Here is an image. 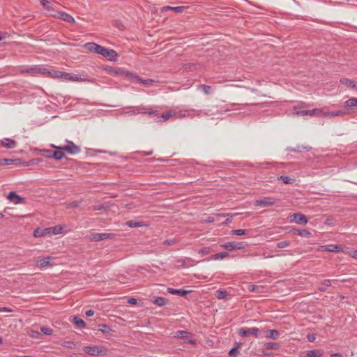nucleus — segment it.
<instances>
[{
  "label": "nucleus",
  "instance_id": "f257e3e1",
  "mask_svg": "<svg viewBox=\"0 0 357 357\" xmlns=\"http://www.w3.org/2000/svg\"><path fill=\"white\" fill-rule=\"evenodd\" d=\"M304 102H301V107H303V105ZM300 105H296L293 107V115L294 116H319L322 114L323 110L322 109H313L310 110H298V108H300Z\"/></svg>",
  "mask_w": 357,
  "mask_h": 357
},
{
  "label": "nucleus",
  "instance_id": "f03ea898",
  "mask_svg": "<svg viewBox=\"0 0 357 357\" xmlns=\"http://www.w3.org/2000/svg\"><path fill=\"white\" fill-rule=\"evenodd\" d=\"M51 146L56 149L61 150L62 151H65L71 155L79 153L81 151L80 147L71 141H66V144L64 146H55L54 144Z\"/></svg>",
  "mask_w": 357,
  "mask_h": 357
},
{
  "label": "nucleus",
  "instance_id": "7ed1b4c3",
  "mask_svg": "<svg viewBox=\"0 0 357 357\" xmlns=\"http://www.w3.org/2000/svg\"><path fill=\"white\" fill-rule=\"evenodd\" d=\"M83 350L91 356L106 355L107 352V349L104 346H86L84 347Z\"/></svg>",
  "mask_w": 357,
  "mask_h": 357
},
{
  "label": "nucleus",
  "instance_id": "20e7f679",
  "mask_svg": "<svg viewBox=\"0 0 357 357\" xmlns=\"http://www.w3.org/2000/svg\"><path fill=\"white\" fill-rule=\"evenodd\" d=\"M62 79L70 82H89V79L87 76L82 77L80 75H75L68 73L63 72L62 73Z\"/></svg>",
  "mask_w": 357,
  "mask_h": 357
},
{
  "label": "nucleus",
  "instance_id": "39448f33",
  "mask_svg": "<svg viewBox=\"0 0 357 357\" xmlns=\"http://www.w3.org/2000/svg\"><path fill=\"white\" fill-rule=\"evenodd\" d=\"M42 6L49 12L50 15L52 16L53 13H57V6L59 3L56 1H49L47 0H40Z\"/></svg>",
  "mask_w": 357,
  "mask_h": 357
},
{
  "label": "nucleus",
  "instance_id": "423d86ee",
  "mask_svg": "<svg viewBox=\"0 0 357 357\" xmlns=\"http://www.w3.org/2000/svg\"><path fill=\"white\" fill-rule=\"evenodd\" d=\"M238 334L241 337H247L252 335L258 337L261 334V331L257 328H241L239 329Z\"/></svg>",
  "mask_w": 357,
  "mask_h": 357
},
{
  "label": "nucleus",
  "instance_id": "0eeeda50",
  "mask_svg": "<svg viewBox=\"0 0 357 357\" xmlns=\"http://www.w3.org/2000/svg\"><path fill=\"white\" fill-rule=\"evenodd\" d=\"M84 48L88 51L101 55L105 47L95 43H87L84 45Z\"/></svg>",
  "mask_w": 357,
  "mask_h": 357
},
{
  "label": "nucleus",
  "instance_id": "6e6552de",
  "mask_svg": "<svg viewBox=\"0 0 357 357\" xmlns=\"http://www.w3.org/2000/svg\"><path fill=\"white\" fill-rule=\"evenodd\" d=\"M276 202V199L273 197H264L262 199L255 200L254 204L257 206L266 207L275 205Z\"/></svg>",
  "mask_w": 357,
  "mask_h": 357
},
{
  "label": "nucleus",
  "instance_id": "1a4fd4ad",
  "mask_svg": "<svg viewBox=\"0 0 357 357\" xmlns=\"http://www.w3.org/2000/svg\"><path fill=\"white\" fill-rule=\"evenodd\" d=\"M44 155L48 158H54L56 160H61L64 157V153L61 150L57 151L43 150Z\"/></svg>",
  "mask_w": 357,
  "mask_h": 357
},
{
  "label": "nucleus",
  "instance_id": "9d476101",
  "mask_svg": "<svg viewBox=\"0 0 357 357\" xmlns=\"http://www.w3.org/2000/svg\"><path fill=\"white\" fill-rule=\"evenodd\" d=\"M114 237V234L111 233L93 234L89 236V239L92 241L98 242L106 239H112Z\"/></svg>",
  "mask_w": 357,
  "mask_h": 357
},
{
  "label": "nucleus",
  "instance_id": "9b49d317",
  "mask_svg": "<svg viewBox=\"0 0 357 357\" xmlns=\"http://www.w3.org/2000/svg\"><path fill=\"white\" fill-rule=\"evenodd\" d=\"M289 218L290 222H295L297 224L305 225L307 223V219L305 215L300 213L291 215Z\"/></svg>",
  "mask_w": 357,
  "mask_h": 357
},
{
  "label": "nucleus",
  "instance_id": "f8f14e48",
  "mask_svg": "<svg viewBox=\"0 0 357 357\" xmlns=\"http://www.w3.org/2000/svg\"><path fill=\"white\" fill-rule=\"evenodd\" d=\"M52 17L61 19L69 23H75V20L73 16L65 12L58 10L57 13H53Z\"/></svg>",
  "mask_w": 357,
  "mask_h": 357
},
{
  "label": "nucleus",
  "instance_id": "ddd939ff",
  "mask_svg": "<svg viewBox=\"0 0 357 357\" xmlns=\"http://www.w3.org/2000/svg\"><path fill=\"white\" fill-rule=\"evenodd\" d=\"M127 75L129 76V79H132L135 80L136 82H137L143 85H145V86L151 85L155 82L154 80H153L151 79H143L138 75H137L136 73H127Z\"/></svg>",
  "mask_w": 357,
  "mask_h": 357
},
{
  "label": "nucleus",
  "instance_id": "4468645a",
  "mask_svg": "<svg viewBox=\"0 0 357 357\" xmlns=\"http://www.w3.org/2000/svg\"><path fill=\"white\" fill-rule=\"evenodd\" d=\"M101 56L105 57L111 61H115L118 57V54L115 50L105 47Z\"/></svg>",
  "mask_w": 357,
  "mask_h": 357
},
{
  "label": "nucleus",
  "instance_id": "2eb2a0df",
  "mask_svg": "<svg viewBox=\"0 0 357 357\" xmlns=\"http://www.w3.org/2000/svg\"><path fill=\"white\" fill-rule=\"evenodd\" d=\"M52 259L53 258L52 257H47L45 258L38 259L36 261V264L37 267L40 268H47V266H52L50 262Z\"/></svg>",
  "mask_w": 357,
  "mask_h": 357
},
{
  "label": "nucleus",
  "instance_id": "dca6fc26",
  "mask_svg": "<svg viewBox=\"0 0 357 357\" xmlns=\"http://www.w3.org/2000/svg\"><path fill=\"white\" fill-rule=\"evenodd\" d=\"M107 71L112 74V75H124L125 77L129 78V76L127 75V73H132L130 71H126L123 70L122 68H113L109 67L107 68Z\"/></svg>",
  "mask_w": 357,
  "mask_h": 357
},
{
  "label": "nucleus",
  "instance_id": "f3484780",
  "mask_svg": "<svg viewBox=\"0 0 357 357\" xmlns=\"http://www.w3.org/2000/svg\"><path fill=\"white\" fill-rule=\"evenodd\" d=\"M43 75L50 78H61L62 79V73L61 71L58 70H49L48 69L44 68Z\"/></svg>",
  "mask_w": 357,
  "mask_h": 357
},
{
  "label": "nucleus",
  "instance_id": "a211bd4d",
  "mask_svg": "<svg viewBox=\"0 0 357 357\" xmlns=\"http://www.w3.org/2000/svg\"><path fill=\"white\" fill-rule=\"evenodd\" d=\"M7 199L12 203L15 204H18L21 203L24 198L19 196L17 194H16L15 192H10L8 195H7Z\"/></svg>",
  "mask_w": 357,
  "mask_h": 357
},
{
  "label": "nucleus",
  "instance_id": "6ab92c4d",
  "mask_svg": "<svg viewBox=\"0 0 357 357\" xmlns=\"http://www.w3.org/2000/svg\"><path fill=\"white\" fill-rule=\"evenodd\" d=\"M176 115V112L174 110H169L166 113H163L161 115L158 116V122H165L168 120L170 117H174Z\"/></svg>",
  "mask_w": 357,
  "mask_h": 357
},
{
  "label": "nucleus",
  "instance_id": "aec40b11",
  "mask_svg": "<svg viewBox=\"0 0 357 357\" xmlns=\"http://www.w3.org/2000/svg\"><path fill=\"white\" fill-rule=\"evenodd\" d=\"M221 247L230 251L234 250H240L243 248L241 243H236L234 242H228L225 244L222 245Z\"/></svg>",
  "mask_w": 357,
  "mask_h": 357
},
{
  "label": "nucleus",
  "instance_id": "412c9836",
  "mask_svg": "<svg viewBox=\"0 0 357 357\" xmlns=\"http://www.w3.org/2000/svg\"><path fill=\"white\" fill-rule=\"evenodd\" d=\"M1 144L6 149H15L17 145V142L10 138H3L1 140Z\"/></svg>",
  "mask_w": 357,
  "mask_h": 357
},
{
  "label": "nucleus",
  "instance_id": "4be33fe9",
  "mask_svg": "<svg viewBox=\"0 0 357 357\" xmlns=\"http://www.w3.org/2000/svg\"><path fill=\"white\" fill-rule=\"evenodd\" d=\"M44 68L42 66L34 65L29 66V75H36L38 74H40L43 75Z\"/></svg>",
  "mask_w": 357,
  "mask_h": 357
},
{
  "label": "nucleus",
  "instance_id": "5701e85b",
  "mask_svg": "<svg viewBox=\"0 0 357 357\" xmlns=\"http://www.w3.org/2000/svg\"><path fill=\"white\" fill-rule=\"evenodd\" d=\"M167 291L171 294L178 295L181 296H184L188 293L191 292L190 290L187 291V290H184V289H173V288H168Z\"/></svg>",
  "mask_w": 357,
  "mask_h": 357
},
{
  "label": "nucleus",
  "instance_id": "b1692460",
  "mask_svg": "<svg viewBox=\"0 0 357 357\" xmlns=\"http://www.w3.org/2000/svg\"><path fill=\"white\" fill-rule=\"evenodd\" d=\"M49 234H50V231H49V228H45V229L37 228L33 231V236L34 237H41V236H45V235Z\"/></svg>",
  "mask_w": 357,
  "mask_h": 357
},
{
  "label": "nucleus",
  "instance_id": "393cba45",
  "mask_svg": "<svg viewBox=\"0 0 357 357\" xmlns=\"http://www.w3.org/2000/svg\"><path fill=\"white\" fill-rule=\"evenodd\" d=\"M323 354L324 351L322 350L318 349L310 350L306 352L307 357H321L323 356Z\"/></svg>",
  "mask_w": 357,
  "mask_h": 357
},
{
  "label": "nucleus",
  "instance_id": "a878e982",
  "mask_svg": "<svg viewBox=\"0 0 357 357\" xmlns=\"http://www.w3.org/2000/svg\"><path fill=\"white\" fill-rule=\"evenodd\" d=\"M324 250L328 252H337L341 250V247L337 245H327L324 247Z\"/></svg>",
  "mask_w": 357,
  "mask_h": 357
},
{
  "label": "nucleus",
  "instance_id": "bb28decb",
  "mask_svg": "<svg viewBox=\"0 0 357 357\" xmlns=\"http://www.w3.org/2000/svg\"><path fill=\"white\" fill-rule=\"evenodd\" d=\"M49 231L50 234L57 235L62 233L63 227L61 225H56L54 227H49Z\"/></svg>",
  "mask_w": 357,
  "mask_h": 357
},
{
  "label": "nucleus",
  "instance_id": "cd10ccee",
  "mask_svg": "<svg viewBox=\"0 0 357 357\" xmlns=\"http://www.w3.org/2000/svg\"><path fill=\"white\" fill-rule=\"evenodd\" d=\"M279 336H280L279 332L275 329L269 330L267 332V335H266L267 337L271 338L273 340H277L279 337Z\"/></svg>",
  "mask_w": 357,
  "mask_h": 357
},
{
  "label": "nucleus",
  "instance_id": "c85d7f7f",
  "mask_svg": "<svg viewBox=\"0 0 357 357\" xmlns=\"http://www.w3.org/2000/svg\"><path fill=\"white\" fill-rule=\"evenodd\" d=\"M322 286L318 287V289L321 291H326V287H330L332 284V280H324L321 282Z\"/></svg>",
  "mask_w": 357,
  "mask_h": 357
},
{
  "label": "nucleus",
  "instance_id": "c756f323",
  "mask_svg": "<svg viewBox=\"0 0 357 357\" xmlns=\"http://www.w3.org/2000/svg\"><path fill=\"white\" fill-rule=\"evenodd\" d=\"M126 225L127 226H128L129 227H132V228H137V227H140L143 226L142 222H137V221H135V220L127 221L126 222Z\"/></svg>",
  "mask_w": 357,
  "mask_h": 357
},
{
  "label": "nucleus",
  "instance_id": "7c9ffc66",
  "mask_svg": "<svg viewBox=\"0 0 357 357\" xmlns=\"http://www.w3.org/2000/svg\"><path fill=\"white\" fill-rule=\"evenodd\" d=\"M153 303L158 306H163L167 303V299L163 297H156L154 298Z\"/></svg>",
  "mask_w": 357,
  "mask_h": 357
},
{
  "label": "nucleus",
  "instance_id": "2f4dec72",
  "mask_svg": "<svg viewBox=\"0 0 357 357\" xmlns=\"http://www.w3.org/2000/svg\"><path fill=\"white\" fill-rule=\"evenodd\" d=\"M278 180H281L285 184H292L295 182L294 178H291L287 176H281L278 177Z\"/></svg>",
  "mask_w": 357,
  "mask_h": 357
},
{
  "label": "nucleus",
  "instance_id": "473e14b6",
  "mask_svg": "<svg viewBox=\"0 0 357 357\" xmlns=\"http://www.w3.org/2000/svg\"><path fill=\"white\" fill-rule=\"evenodd\" d=\"M73 323L78 328H84L85 326V322L78 317L73 318Z\"/></svg>",
  "mask_w": 357,
  "mask_h": 357
},
{
  "label": "nucleus",
  "instance_id": "72a5a7b5",
  "mask_svg": "<svg viewBox=\"0 0 357 357\" xmlns=\"http://www.w3.org/2000/svg\"><path fill=\"white\" fill-rule=\"evenodd\" d=\"M198 89H202L206 95H208L212 92V88L208 85L200 84L198 86Z\"/></svg>",
  "mask_w": 357,
  "mask_h": 357
},
{
  "label": "nucleus",
  "instance_id": "f704fd0d",
  "mask_svg": "<svg viewBox=\"0 0 357 357\" xmlns=\"http://www.w3.org/2000/svg\"><path fill=\"white\" fill-rule=\"evenodd\" d=\"M293 232L300 236H306L310 235V232L307 229H294Z\"/></svg>",
  "mask_w": 357,
  "mask_h": 357
},
{
  "label": "nucleus",
  "instance_id": "c9c22d12",
  "mask_svg": "<svg viewBox=\"0 0 357 357\" xmlns=\"http://www.w3.org/2000/svg\"><path fill=\"white\" fill-rule=\"evenodd\" d=\"M190 335H191V333L186 331H178L176 332L175 337H180V338H184Z\"/></svg>",
  "mask_w": 357,
  "mask_h": 357
},
{
  "label": "nucleus",
  "instance_id": "e433bc0d",
  "mask_svg": "<svg viewBox=\"0 0 357 357\" xmlns=\"http://www.w3.org/2000/svg\"><path fill=\"white\" fill-rule=\"evenodd\" d=\"M229 256V254L228 252H220V253H217L215 255H214L213 257H212V259H215V260H217V259H222L227 257Z\"/></svg>",
  "mask_w": 357,
  "mask_h": 357
},
{
  "label": "nucleus",
  "instance_id": "4c0bfd02",
  "mask_svg": "<svg viewBox=\"0 0 357 357\" xmlns=\"http://www.w3.org/2000/svg\"><path fill=\"white\" fill-rule=\"evenodd\" d=\"M17 160L0 158V166L10 165L13 164L15 161H17Z\"/></svg>",
  "mask_w": 357,
  "mask_h": 357
},
{
  "label": "nucleus",
  "instance_id": "58836bf2",
  "mask_svg": "<svg viewBox=\"0 0 357 357\" xmlns=\"http://www.w3.org/2000/svg\"><path fill=\"white\" fill-rule=\"evenodd\" d=\"M232 235L241 236L248 234V231L246 229H235L231 231Z\"/></svg>",
  "mask_w": 357,
  "mask_h": 357
},
{
  "label": "nucleus",
  "instance_id": "ea45409f",
  "mask_svg": "<svg viewBox=\"0 0 357 357\" xmlns=\"http://www.w3.org/2000/svg\"><path fill=\"white\" fill-rule=\"evenodd\" d=\"M340 82L342 84L347 86L348 87L351 88V86L353 85L354 81L347 78H342L340 79Z\"/></svg>",
  "mask_w": 357,
  "mask_h": 357
},
{
  "label": "nucleus",
  "instance_id": "a19ab883",
  "mask_svg": "<svg viewBox=\"0 0 357 357\" xmlns=\"http://www.w3.org/2000/svg\"><path fill=\"white\" fill-rule=\"evenodd\" d=\"M227 292L226 291L218 290L216 291V296L218 299H223L227 298Z\"/></svg>",
  "mask_w": 357,
  "mask_h": 357
},
{
  "label": "nucleus",
  "instance_id": "79ce46f5",
  "mask_svg": "<svg viewBox=\"0 0 357 357\" xmlns=\"http://www.w3.org/2000/svg\"><path fill=\"white\" fill-rule=\"evenodd\" d=\"M346 105L347 107H354L357 105V98H351L346 101Z\"/></svg>",
  "mask_w": 357,
  "mask_h": 357
},
{
  "label": "nucleus",
  "instance_id": "37998d69",
  "mask_svg": "<svg viewBox=\"0 0 357 357\" xmlns=\"http://www.w3.org/2000/svg\"><path fill=\"white\" fill-rule=\"evenodd\" d=\"M342 114H344V112H342V111L330 112H327V113L323 112V113H322V114H324L325 116H328L331 117L339 116Z\"/></svg>",
  "mask_w": 357,
  "mask_h": 357
},
{
  "label": "nucleus",
  "instance_id": "c03bdc74",
  "mask_svg": "<svg viewBox=\"0 0 357 357\" xmlns=\"http://www.w3.org/2000/svg\"><path fill=\"white\" fill-rule=\"evenodd\" d=\"M40 331L44 333L45 335H50L53 333V331L50 328H47L45 326H41L40 327Z\"/></svg>",
  "mask_w": 357,
  "mask_h": 357
},
{
  "label": "nucleus",
  "instance_id": "a18cd8bd",
  "mask_svg": "<svg viewBox=\"0 0 357 357\" xmlns=\"http://www.w3.org/2000/svg\"><path fill=\"white\" fill-rule=\"evenodd\" d=\"M80 204V201H73L72 202L66 204V208H77L79 206Z\"/></svg>",
  "mask_w": 357,
  "mask_h": 357
},
{
  "label": "nucleus",
  "instance_id": "49530a36",
  "mask_svg": "<svg viewBox=\"0 0 357 357\" xmlns=\"http://www.w3.org/2000/svg\"><path fill=\"white\" fill-rule=\"evenodd\" d=\"M290 245L289 241H284L277 243L276 246L278 248H284L288 247Z\"/></svg>",
  "mask_w": 357,
  "mask_h": 357
},
{
  "label": "nucleus",
  "instance_id": "de8ad7c7",
  "mask_svg": "<svg viewBox=\"0 0 357 357\" xmlns=\"http://www.w3.org/2000/svg\"><path fill=\"white\" fill-rule=\"evenodd\" d=\"M210 252H211V248H208V247H204L198 251V254H199L201 255H206L209 254Z\"/></svg>",
  "mask_w": 357,
  "mask_h": 357
},
{
  "label": "nucleus",
  "instance_id": "09e8293b",
  "mask_svg": "<svg viewBox=\"0 0 357 357\" xmlns=\"http://www.w3.org/2000/svg\"><path fill=\"white\" fill-rule=\"evenodd\" d=\"M266 348L268 349L276 350L279 348V344L276 342H268L266 344Z\"/></svg>",
  "mask_w": 357,
  "mask_h": 357
},
{
  "label": "nucleus",
  "instance_id": "8fccbe9b",
  "mask_svg": "<svg viewBox=\"0 0 357 357\" xmlns=\"http://www.w3.org/2000/svg\"><path fill=\"white\" fill-rule=\"evenodd\" d=\"M167 8L174 10L177 13H182L184 10L185 7L184 6H176V7L167 6Z\"/></svg>",
  "mask_w": 357,
  "mask_h": 357
},
{
  "label": "nucleus",
  "instance_id": "3c124183",
  "mask_svg": "<svg viewBox=\"0 0 357 357\" xmlns=\"http://www.w3.org/2000/svg\"><path fill=\"white\" fill-rule=\"evenodd\" d=\"M98 327L99 331L103 333H108L110 331V328L106 324H100Z\"/></svg>",
  "mask_w": 357,
  "mask_h": 357
},
{
  "label": "nucleus",
  "instance_id": "603ef678",
  "mask_svg": "<svg viewBox=\"0 0 357 357\" xmlns=\"http://www.w3.org/2000/svg\"><path fill=\"white\" fill-rule=\"evenodd\" d=\"M238 354V351L237 347L232 348L229 352V355L230 356V357H236Z\"/></svg>",
  "mask_w": 357,
  "mask_h": 357
},
{
  "label": "nucleus",
  "instance_id": "864d4df0",
  "mask_svg": "<svg viewBox=\"0 0 357 357\" xmlns=\"http://www.w3.org/2000/svg\"><path fill=\"white\" fill-rule=\"evenodd\" d=\"M176 241L175 239H167L163 241L162 244L165 245H172L176 244Z\"/></svg>",
  "mask_w": 357,
  "mask_h": 357
},
{
  "label": "nucleus",
  "instance_id": "5fc2aeb1",
  "mask_svg": "<svg viewBox=\"0 0 357 357\" xmlns=\"http://www.w3.org/2000/svg\"><path fill=\"white\" fill-rule=\"evenodd\" d=\"M306 150L307 151H309L310 150V147H308V146H297L296 148L294 149L293 151H297V152H301L302 150Z\"/></svg>",
  "mask_w": 357,
  "mask_h": 357
},
{
  "label": "nucleus",
  "instance_id": "6e6d98bb",
  "mask_svg": "<svg viewBox=\"0 0 357 357\" xmlns=\"http://www.w3.org/2000/svg\"><path fill=\"white\" fill-rule=\"evenodd\" d=\"M42 161L41 158H34L26 162V165L37 164Z\"/></svg>",
  "mask_w": 357,
  "mask_h": 357
},
{
  "label": "nucleus",
  "instance_id": "4d7b16f0",
  "mask_svg": "<svg viewBox=\"0 0 357 357\" xmlns=\"http://www.w3.org/2000/svg\"><path fill=\"white\" fill-rule=\"evenodd\" d=\"M130 115H136L137 114H142V113H146L144 108H142L141 109H139L137 111H131L129 112Z\"/></svg>",
  "mask_w": 357,
  "mask_h": 357
},
{
  "label": "nucleus",
  "instance_id": "13d9d810",
  "mask_svg": "<svg viewBox=\"0 0 357 357\" xmlns=\"http://www.w3.org/2000/svg\"><path fill=\"white\" fill-rule=\"evenodd\" d=\"M145 111L146 112V114H148L149 115H155V116H158V112L156 110H153V109H148V110H146Z\"/></svg>",
  "mask_w": 357,
  "mask_h": 357
},
{
  "label": "nucleus",
  "instance_id": "bf43d9fd",
  "mask_svg": "<svg viewBox=\"0 0 357 357\" xmlns=\"http://www.w3.org/2000/svg\"><path fill=\"white\" fill-rule=\"evenodd\" d=\"M249 290L250 291H256L259 289V287L254 284L249 285Z\"/></svg>",
  "mask_w": 357,
  "mask_h": 357
},
{
  "label": "nucleus",
  "instance_id": "052dcab7",
  "mask_svg": "<svg viewBox=\"0 0 357 357\" xmlns=\"http://www.w3.org/2000/svg\"><path fill=\"white\" fill-rule=\"evenodd\" d=\"M13 312V310L10 308H8V307H0V312Z\"/></svg>",
  "mask_w": 357,
  "mask_h": 357
},
{
  "label": "nucleus",
  "instance_id": "680f3d73",
  "mask_svg": "<svg viewBox=\"0 0 357 357\" xmlns=\"http://www.w3.org/2000/svg\"><path fill=\"white\" fill-rule=\"evenodd\" d=\"M350 257L357 259V250H351L349 252Z\"/></svg>",
  "mask_w": 357,
  "mask_h": 357
},
{
  "label": "nucleus",
  "instance_id": "e2e57ef3",
  "mask_svg": "<svg viewBox=\"0 0 357 357\" xmlns=\"http://www.w3.org/2000/svg\"><path fill=\"white\" fill-rule=\"evenodd\" d=\"M214 221H215L214 218H213V217H208L206 220H204L203 221V222H205V223H212Z\"/></svg>",
  "mask_w": 357,
  "mask_h": 357
},
{
  "label": "nucleus",
  "instance_id": "0e129e2a",
  "mask_svg": "<svg viewBox=\"0 0 357 357\" xmlns=\"http://www.w3.org/2000/svg\"><path fill=\"white\" fill-rule=\"evenodd\" d=\"M20 73L22 74H29V66L28 67H25L24 68H22V70H20Z\"/></svg>",
  "mask_w": 357,
  "mask_h": 357
},
{
  "label": "nucleus",
  "instance_id": "69168bd1",
  "mask_svg": "<svg viewBox=\"0 0 357 357\" xmlns=\"http://www.w3.org/2000/svg\"><path fill=\"white\" fill-rule=\"evenodd\" d=\"M186 116H187V114L185 113H183L181 112H176V115L175 116L176 117H179V118H183V117H185Z\"/></svg>",
  "mask_w": 357,
  "mask_h": 357
},
{
  "label": "nucleus",
  "instance_id": "338daca9",
  "mask_svg": "<svg viewBox=\"0 0 357 357\" xmlns=\"http://www.w3.org/2000/svg\"><path fill=\"white\" fill-rule=\"evenodd\" d=\"M128 303L132 305L137 304V300L134 298H130L128 300Z\"/></svg>",
  "mask_w": 357,
  "mask_h": 357
},
{
  "label": "nucleus",
  "instance_id": "774afa93",
  "mask_svg": "<svg viewBox=\"0 0 357 357\" xmlns=\"http://www.w3.org/2000/svg\"><path fill=\"white\" fill-rule=\"evenodd\" d=\"M94 314V311L92 310H89L86 311V315L87 317H91Z\"/></svg>",
  "mask_w": 357,
  "mask_h": 357
}]
</instances>
